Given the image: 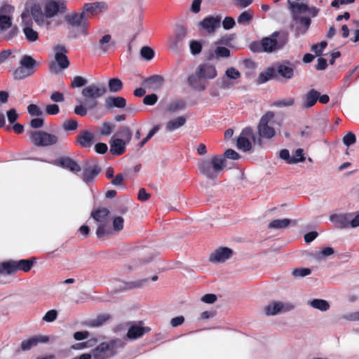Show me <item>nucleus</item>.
Segmentation results:
<instances>
[{"mask_svg":"<svg viewBox=\"0 0 359 359\" xmlns=\"http://www.w3.org/2000/svg\"><path fill=\"white\" fill-rule=\"evenodd\" d=\"M65 8L64 2L45 0L42 6L38 3H34L27 9L39 26L48 27L52 22L51 18L63 13Z\"/></svg>","mask_w":359,"mask_h":359,"instance_id":"1","label":"nucleus"},{"mask_svg":"<svg viewBox=\"0 0 359 359\" xmlns=\"http://www.w3.org/2000/svg\"><path fill=\"white\" fill-rule=\"evenodd\" d=\"M290 8L299 25L296 28L297 34H304L310 26V17L315 16L317 10L309 8L303 0H288Z\"/></svg>","mask_w":359,"mask_h":359,"instance_id":"2","label":"nucleus"},{"mask_svg":"<svg viewBox=\"0 0 359 359\" xmlns=\"http://www.w3.org/2000/svg\"><path fill=\"white\" fill-rule=\"evenodd\" d=\"M217 75L215 65L210 63L199 65L194 74L190 75L187 81L191 88L197 91H203L208 86V81L214 79Z\"/></svg>","mask_w":359,"mask_h":359,"instance_id":"3","label":"nucleus"},{"mask_svg":"<svg viewBox=\"0 0 359 359\" xmlns=\"http://www.w3.org/2000/svg\"><path fill=\"white\" fill-rule=\"evenodd\" d=\"M287 34L285 32H275L259 42L250 44V49L254 52L272 53L282 48L287 42Z\"/></svg>","mask_w":359,"mask_h":359,"instance_id":"4","label":"nucleus"},{"mask_svg":"<svg viewBox=\"0 0 359 359\" xmlns=\"http://www.w3.org/2000/svg\"><path fill=\"white\" fill-rule=\"evenodd\" d=\"M226 167V161L222 156L215 155L208 159L201 160L198 163V170L201 174L209 180L218 177Z\"/></svg>","mask_w":359,"mask_h":359,"instance_id":"5","label":"nucleus"},{"mask_svg":"<svg viewBox=\"0 0 359 359\" xmlns=\"http://www.w3.org/2000/svg\"><path fill=\"white\" fill-rule=\"evenodd\" d=\"M123 346L124 343L120 339L102 343L92 351L93 359H108L116 353L118 348Z\"/></svg>","mask_w":359,"mask_h":359,"instance_id":"6","label":"nucleus"},{"mask_svg":"<svg viewBox=\"0 0 359 359\" xmlns=\"http://www.w3.org/2000/svg\"><path fill=\"white\" fill-rule=\"evenodd\" d=\"M106 88L103 85L91 84L85 87L81 92L85 98V103L89 109H94L97 106V99L106 93Z\"/></svg>","mask_w":359,"mask_h":359,"instance_id":"7","label":"nucleus"},{"mask_svg":"<svg viewBox=\"0 0 359 359\" xmlns=\"http://www.w3.org/2000/svg\"><path fill=\"white\" fill-rule=\"evenodd\" d=\"M31 142L36 147H50L58 143L60 138L57 135L51 134L46 131L29 130L27 131Z\"/></svg>","mask_w":359,"mask_h":359,"instance_id":"8","label":"nucleus"},{"mask_svg":"<svg viewBox=\"0 0 359 359\" xmlns=\"http://www.w3.org/2000/svg\"><path fill=\"white\" fill-rule=\"evenodd\" d=\"M67 23L74 27L78 28L79 35H88L89 22L88 16H86L83 11L81 13L72 12L65 15Z\"/></svg>","mask_w":359,"mask_h":359,"instance_id":"9","label":"nucleus"},{"mask_svg":"<svg viewBox=\"0 0 359 359\" xmlns=\"http://www.w3.org/2000/svg\"><path fill=\"white\" fill-rule=\"evenodd\" d=\"M274 118V113L267 111L264 114L257 126L259 136L263 139L271 140L276 135V130L271 126Z\"/></svg>","mask_w":359,"mask_h":359,"instance_id":"10","label":"nucleus"},{"mask_svg":"<svg viewBox=\"0 0 359 359\" xmlns=\"http://www.w3.org/2000/svg\"><path fill=\"white\" fill-rule=\"evenodd\" d=\"M21 27L25 39L29 42H35L39 39V33L34 28L33 18L28 9L21 14Z\"/></svg>","mask_w":359,"mask_h":359,"instance_id":"11","label":"nucleus"},{"mask_svg":"<svg viewBox=\"0 0 359 359\" xmlns=\"http://www.w3.org/2000/svg\"><path fill=\"white\" fill-rule=\"evenodd\" d=\"M55 61L50 65V71L54 74H58L61 70L67 69L69 62L66 56L67 50L62 46H57L54 48Z\"/></svg>","mask_w":359,"mask_h":359,"instance_id":"12","label":"nucleus"},{"mask_svg":"<svg viewBox=\"0 0 359 359\" xmlns=\"http://www.w3.org/2000/svg\"><path fill=\"white\" fill-rule=\"evenodd\" d=\"M20 64V67L14 72L15 79H23L34 74L36 61L31 56L25 55L22 57Z\"/></svg>","mask_w":359,"mask_h":359,"instance_id":"13","label":"nucleus"},{"mask_svg":"<svg viewBox=\"0 0 359 359\" xmlns=\"http://www.w3.org/2000/svg\"><path fill=\"white\" fill-rule=\"evenodd\" d=\"M334 223L338 224L341 228L351 226L353 228L359 226V213L351 212L344 215H334L330 217Z\"/></svg>","mask_w":359,"mask_h":359,"instance_id":"14","label":"nucleus"},{"mask_svg":"<svg viewBox=\"0 0 359 359\" xmlns=\"http://www.w3.org/2000/svg\"><path fill=\"white\" fill-rule=\"evenodd\" d=\"M294 308V305L290 302L273 301L264 307V312L266 316H272L281 313L290 311Z\"/></svg>","mask_w":359,"mask_h":359,"instance_id":"15","label":"nucleus"},{"mask_svg":"<svg viewBox=\"0 0 359 359\" xmlns=\"http://www.w3.org/2000/svg\"><path fill=\"white\" fill-rule=\"evenodd\" d=\"M255 142L253 130L250 128L243 129L237 138V147L243 151H248L252 149V143Z\"/></svg>","mask_w":359,"mask_h":359,"instance_id":"16","label":"nucleus"},{"mask_svg":"<svg viewBox=\"0 0 359 359\" xmlns=\"http://www.w3.org/2000/svg\"><path fill=\"white\" fill-rule=\"evenodd\" d=\"M14 11V7L9 4H4L0 7L1 30H6L11 27Z\"/></svg>","mask_w":359,"mask_h":359,"instance_id":"17","label":"nucleus"},{"mask_svg":"<svg viewBox=\"0 0 359 359\" xmlns=\"http://www.w3.org/2000/svg\"><path fill=\"white\" fill-rule=\"evenodd\" d=\"M221 15L208 16L199 22V25L208 34L214 33L220 27Z\"/></svg>","mask_w":359,"mask_h":359,"instance_id":"18","label":"nucleus"},{"mask_svg":"<svg viewBox=\"0 0 359 359\" xmlns=\"http://www.w3.org/2000/svg\"><path fill=\"white\" fill-rule=\"evenodd\" d=\"M233 255V251L226 247L219 248L215 250L209 257L210 262L212 263H222L229 259Z\"/></svg>","mask_w":359,"mask_h":359,"instance_id":"19","label":"nucleus"},{"mask_svg":"<svg viewBox=\"0 0 359 359\" xmlns=\"http://www.w3.org/2000/svg\"><path fill=\"white\" fill-rule=\"evenodd\" d=\"M106 9V6L102 2L86 4L83 8V12L88 16V19L95 16Z\"/></svg>","mask_w":359,"mask_h":359,"instance_id":"20","label":"nucleus"},{"mask_svg":"<svg viewBox=\"0 0 359 359\" xmlns=\"http://www.w3.org/2000/svg\"><path fill=\"white\" fill-rule=\"evenodd\" d=\"M48 341L49 337L48 336L36 335L22 341L21 343V348L22 351H28L37 346L39 344H45Z\"/></svg>","mask_w":359,"mask_h":359,"instance_id":"21","label":"nucleus"},{"mask_svg":"<svg viewBox=\"0 0 359 359\" xmlns=\"http://www.w3.org/2000/svg\"><path fill=\"white\" fill-rule=\"evenodd\" d=\"M149 329L142 326V323H134L130 326L127 332V338L131 340L137 339L148 332Z\"/></svg>","mask_w":359,"mask_h":359,"instance_id":"22","label":"nucleus"},{"mask_svg":"<svg viewBox=\"0 0 359 359\" xmlns=\"http://www.w3.org/2000/svg\"><path fill=\"white\" fill-rule=\"evenodd\" d=\"M76 140L81 147L90 148L95 141V135L90 130H83L77 136Z\"/></svg>","mask_w":359,"mask_h":359,"instance_id":"23","label":"nucleus"},{"mask_svg":"<svg viewBox=\"0 0 359 359\" xmlns=\"http://www.w3.org/2000/svg\"><path fill=\"white\" fill-rule=\"evenodd\" d=\"M126 143L123 140L114 135L110 141V151L114 155H121L126 150Z\"/></svg>","mask_w":359,"mask_h":359,"instance_id":"24","label":"nucleus"},{"mask_svg":"<svg viewBox=\"0 0 359 359\" xmlns=\"http://www.w3.org/2000/svg\"><path fill=\"white\" fill-rule=\"evenodd\" d=\"M185 116H179L170 119L165 123V128L167 132H173L184 126L187 122Z\"/></svg>","mask_w":359,"mask_h":359,"instance_id":"25","label":"nucleus"},{"mask_svg":"<svg viewBox=\"0 0 359 359\" xmlns=\"http://www.w3.org/2000/svg\"><path fill=\"white\" fill-rule=\"evenodd\" d=\"M319 97V93L315 90H311L304 96L302 102V107L307 109L313 106Z\"/></svg>","mask_w":359,"mask_h":359,"instance_id":"26","label":"nucleus"},{"mask_svg":"<svg viewBox=\"0 0 359 359\" xmlns=\"http://www.w3.org/2000/svg\"><path fill=\"white\" fill-rule=\"evenodd\" d=\"M55 163L60 165L62 168L69 169L72 172H79L81 170L79 165L72 158L69 157L61 158Z\"/></svg>","mask_w":359,"mask_h":359,"instance_id":"27","label":"nucleus"},{"mask_svg":"<svg viewBox=\"0 0 359 359\" xmlns=\"http://www.w3.org/2000/svg\"><path fill=\"white\" fill-rule=\"evenodd\" d=\"M109 211L107 208H100L93 211L91 217L99 223V224H104L109 222Z\"/></svg>","mask_w":359,"mask_h":359,"instance_id":"28","label":"nucleus"},{"mask_svg":"<svg viewBox=\"0 0 359 359\" xmlns=\"http://www.w3.org/2000/svg\"><path fill=\"white\" fill-rule=\"evenodd\" d=\"M254 18V11L248 9L242 12L237 18V22L239 25H249Z\"/></svg>","mask_w":359,"mask_h":359,"instance_id":"29","label":"nucleus"},{"mask_svg":"<svg viewBox=\"0 0 359 359\" xmlns=\"http://www.w3.org/2000/svg\"><path fill=\"white\" fill-rule=\"evenodd\" d=\"M100 172L97 165L86 168L83 172V180L86 183L90 182Z\"/></svg>","mask_w":359,"mask_h":359,"instance_id":"30","label":"nucleus"},{"mask_svg":"<svg viewBox=\"0 0 359 359\" xmlns=\"http://www.w3.org/2000/svg\"><path fill=\"white\" fill-rule=\"evenodd\" d=\"M106 105L109 108H123L126 105V100L122 97H109L106 100Z\"/></svg>","mask_w":359,"mask_h":359,"instance_id":"31","label":"nucleus"},{"mask_svg":"<svg viewBox=\"0 0 359 359\" xmlns=\"http://www.w3.org/2000/svg\"><path fill=\"white\" fill-rule=\"evenodd\" d=\"M16 261H8L0 264V273L13 274L17 272Z\"/></svg>","mask_w":359,"mask_h":359,"instance_id":"32","label":"nucleus"},{"mask_svg":"<svg viewBox=\"0 0 359 359\" xmlns=\"http://www.w3.org/2000/svg\"><path fill=\"white\" fill-rule=\"evenodd\" d=\"M114 46L111 41V36L109 34L104 35L98 41V48L106 53Z\"/></svg>","mask_w":359,"mask_h":359,"instance_id":"33","label":"nucleus"},{"mask_svg":"<svg viewBox=\"0 0 359 359\" xmlns=\"http://www.w3.org/2000/svg\"><path fill=\"white\" fill-rule=\"evenodd\" d=\"M309 305L313 308L320 310V311H325L330 309L329 303L321 299H314L309 302Z\"/></svg>","mask_w":359,"mask_h":359,"instance_id":"34","label":"nucleus"},{"mask_svg":"<svg viewBox=\"0 0 359 359\" xmlns=\"http://www.w3.org/2000/svg\"><path fill=\"white\" fill-rule=\"evenodd\" d=\"M113 230L111 229V226L109 225V222H107L104 224H101L98 225L96 235L97 236L100 238L104 236H109L112 234Z\"/></svg>","mask_w":359,"mask_h":359,"instance_id":"35","label":"nucleus"},{"mask_svg":"<svg viewBox=\"0 0 359 359\" xmlns=\"http://www.w3.org/2000/svg\"><path fill=\"white\" fill-rule=\"evenodd\" d=\"M184 108V102L182 100H175L170 102L166 107L165 111L170 114L175 113Z\"/></svg>","mask_w":359,"mask_h":359,"instance_id":"36","label":"nucleus"},{"mask_svg":"<svg viewBox=\"0 0 359 359\" xmlns=\"http://www.w3.org/2000/svg\"><path fill=\"white\" fill-rule=\"evenodd\" d=\"M291 223L292 221L286 218L274 219L269 224V228L283 229L287 227Z\"/></svg>","mask_w":359,"mask_h":359,"instance_id":"37","label":"nucleus"},{"mask_svg":"<svg viewBox=\"0 0 359 359\" xmlns=\"http://www.w3.org/2000/svg\"><path fill=\"white\" fill-rule=\"evenodd\" d=\"M278 72L283 77L290 79L294 75V69L290 65H280L278 68Z\"/></svg>","mask_w":359,"mask_h":359,"instance_id":"38","label":"nucleus"},{"mask_svg":"<svg viewBox=\"0 0 359 359\" xmlns=\"http://www.w3.org/2000/svg\"><path fill=\"white\" fill-rule=\"evenodd\" d=\"M33 264L34 262L31 259H21L18 262L16 261L17 271L20 270L27 272L31 269Z\"/></svg>","mask_w":359,"mask_h":359,"instance_id":"39","label":"nucleus"},{"mask_svg":"<svg viewBox=\"0 0 359 359\" xmlns=\"http://www.w3.org/2000/svg\"><path fill=\"white\" fill-rule=\"evenodd\" d=\"M115 135L123 140L126 143H128L132 137L131 131L128 127H122Z\"/></svg>","mask_w":359,"mask_h":359,"instance_id":"40","label":"nucleus"},{"mask_svg":"<svg viewBox=\"0 0 359 359\" xmlns=\"http://www.w3.org/2000/svg\"><path fill=\"white\" fill-rule=\"evenodd\" d=\"M123 88L122 81L117 78L111 79L109 81V89L111 92L116 93L120 91Z\"/></svg>","mask_w":359,"mask_h":359,"instance_id":"41","label":"nucleus"},{"mask_svg":"<svg viewBox=\"0 0 359 359\" xmlns=\"http://www.w3.org/2000/svg\"><path fill=\"white\" fill-rule=\"evenodd\" d=\"M274 76V70L273 69H268L265 72H262L258 77L257 83H264L269 81Z\"/></svg>","mask_w":359,"mask_h":359,"instance_id":"42","label":"nucleus"},{"mask_svg":"<svg viewBox=\"0 0 359 359\" xmlns=\"http://www.w3.org/2000/svg\"><path fill=\"white\" fill-rule=\"evenodd\" d=\"M202 43L200 41L191 40L189 42L190 52L193 55L200 54L202 50Z\"/></svg>","mask_w":359,"mask_h":359,"instance_id":"43","label":"nucleus"},{"mask_svg":"<svg viewBox=\"0 0 359 359\" xmlns=\"http://www.w3.org/2000/svg\"><path fill=\"white\" fill-rule=\"evenodd\" d=\"M305 158L304 156V151L302 149H297L291 157L290 164H296L299 162H303Z\"/></svg>","mask_w":359,"mask_h":359,"instance_id":"44","label":"nucleus"},{"mask_svg":"<svg viewBox=\"0 0 359 359\" xmlns=\"http://www.w3.org/2000/svg\"><path fill=\"white\" fill-rule=\"evenodd\" d=\"M114 129V126L107 122H104L102 126L99 128L98 131L100 135H110Z\"/></svg>","mask_w":359,"mask_h":359,"instance_id":"45","label":"nucleus"},{"mask_svg":"<svg viewBox=\"0 0 359 359\" xmlns=\"http://www.w3.org/2000/svg\"><path fill=\"white\" fill-rule=\"evenodd\" d=\"M214 53L216 57H228L230 56V50L223 46H217Z\"/></svg>","mask_w":359,"mask_h":359,"instance_id":"46","label":"nucleus"},{"mask_svg":"<svg viewBox=\"0 0 359 359\" xmlns=\"http://www.w3.org/2000/svg\"><path fill=\"white\" fill-rule=\"evenodd\" d=\"M226 77L231 80H236L241 78V74L238 70L234 67H229L225 72Z\"/></svg>","mask_w":359,"mask_h":359,"instance_id":"47","label":"nucleus"},{"mask_svg":"<svg viewBox=\"0 0 359 359\" xmlns=\"http://www.w3.org/2000/svg\"><path fill=\"white\" fill-rule=\"evenodd\" d=\"M141 56L147 60H151L154 56V51L148 46H144L140 50Z\"/></svg>","mask_w":359,"mask_h":359,"instance_id":"48","label":"nucleus"},{"mask_svg":"<svg viewBox=\"0 0 359 359\" xmlns=\"http://www.w3.org/2000/svg\"><path fill=\"white\" fill-rule=\"evenodd\" d=\"M334 253V250L330 247H326L318 252L316 254V257L317 259L320 260L324 257L332 255Z\"/></svg>","mask_w":359,"mask_h":359,"instance_id":"49","label":"nucleus"},{"mask_svg":"<svg viewBox=\"0 0 359 359\" xmlns=\"http://www.w3.org/2000/svg\"><path fill=\"white\" fill-rule=\"evenodd\" d=\"M27 111L31 116H39L43 114V111L36 104H31L27 107Z\"/></svg>","mask_w":359,"mask_h":359,"instance_id":"50","label":"nucleus"},{"mask_svg":"<svg viewBox=\"0 0 359 359\" xmlns=\"http://www.w3.org/2000/svg\"><path fill=\"white\" fill-rule=\"evenodd\" d=\"M85 104H80L76 105L74 108V113L81 116H84L87 114L88 110L90 109L88 105L84 102Z\"/></svg>","mask_w":359,"mask_h":359,"instance_id":"51","label":"nucleus"},{"mask_svg":"<svg viewBox=\"0 0 359 359\" xmlns=\"http://www.w3.org/2000/svg\"><path fill=\"white\" fill-rule=\"evenodd\" d=\"M356 142L355 135L352 132H348L343 138V142L347 147H349Z\"/></svg>","mask_w":359,"mask_h":359,"instance_id":"52","label":"nucleus"},{"mask_svg":"<svg viewBox=\"0 0 359 359\" xmlns=\"http://www.w3.org/2000/svg\"><path fill=\"white\" fill-rule=\"evenodd\" d=\"M62 127L67 131L74 130L78 127V123L74 119L67 120L62 123Z\"/></svg>","mask_w":359,"mask_h":359,"instance_id":"53","label":"nucleus"},{"mask_svg":"<svg viewBox=\"0 0 359 359\" xmlns=\"http://www.w3.org/2000/svg\"><path fill=\"white\" fill-rule=\"evenodd\" d=\"M87 83V81L82 76H75L72 82V88H80L85 86Z\"/></svg>","mask_w":359,"mask_h":359,"instance_id":"54","label":"nucleus"},{"mask_svg":"<svg viewBox=\"0 0 359 359\" xmlns=\"http://www.w3.org/2000/svg\"><path fill=\"white\" fill-rule=\"evenodd\" d=\"M311 271L308 268H300L293 270L292 275L294 277H304L311 274Z\"/></svg>","mask_w":359,"mask_h":359,"instance_id":"55","label":"nucleus"},{"mask_svg":"<svg viewBox=\"0 0 359 359\" xmlns=\"http://www.w3.org/2000/svg\"><path fill=\"white\" fill-rule=\"evenodd\" d=\"M235 25V20L232 17L227 16L222 21V27L226 30L232 29Z\"/></svg>","mask_w":359,"mask_h":359,"instance_id":"56","label":"nucleus"},{"mask_svg":"<svg viewBox=\"0 0 359 359\" xmlns=\"http://www.w3.org/2000/svg\"><path fill=\"white\" fill-rule=\"evenodd\" d=\"M124 220L121 217H116L113 221V230L120 231L123 228Z\"/></svg>","mask_w":359,"mask_h":359,"instance_id":"57","label":"nucleus"},{"mask_svg":"<svg viewBox=\"0 0 359 359\" xmlns=\"http://www.w3.org/2000/svg\"><path fill=\"white\" fill-rule=\"evenodd\" d=\"M160 129V126L158 125L155 126L148 133L147 137L140 142L139 145L140 147H143L149 140H150Z\"/></svg>","mask_w":359,"mask_h":359,"instance_id":"58","label":"nucleus"},{"mask_svg":"<svg viewBox=\"0 0 359 359\" xmlns=\"http://www.w3.org/2000/svg\"><path fill=\"white\" fill-rule=\"evenodd\" d=\"M158 100V97L156 94H150L146 95L143 99V103L146 105H154Z\"/></svg>","mask_w":359,"mask_h":359,"instance_id":"59","label":"nucleus"},{"mask_svg":"<svg viewBox=\"0 0 359 359\" xmlns=\"http://www.w3.org/2000/svg\"><path fill=\"white\" fill-rule=\"evenodd\" d=\"M60 111L58 105L55 104H49L46 106V112L48 115H55Z\"/></svg>","mask_w":359,"mask_h":359,"instance_id":"60","label":"nucleus"},{"mask_svg":"<svg viewBox=\"0 0 359 359\" xmlns=\"http://www.w3.org/2000/svg\"><path fill=\"white\" fill-rule=\"evenodd\" d=\"M57 313L55 310H50L43 317V320L46 322H53L57 318Z\"/></svg>","mask_w":359,"mask_h":359,"instance_id":"61","label":"nucleus"},{"mask_svg":"<svg viewBox=\"0 0 359 359\" xmlns=\"http://www.w3.org/2000/svg\"><path fill=\"white\" fill-rule=\"evenodd\" d=\"M294 102V100L293 98H288L285 100H282L276 102L273 105L278 107H290L292 106Z\"/></svg>","mask_w":359,"mask_h":359,"instance_id":"62","label":"nucleus"},{"mask_svg":"<svg viewBox=\"0 0 359 359\" xmlns=\"http://www.w3.org/2000/svg\"><path fill=\"white\" fill-rule=\"evenodd\" d=\"M326 46L327 43L325 41H322L320 43L313 45L311 50L317 55H320Z\"/></svg>","mask_w":359,"mask_h":359,"instance_id":"63","label":"nucleus"},{"mask_svg":"<svg viewBox=\"0 0 359 359\" xmlns=\"http://www.w3.org/2000/svg\"><path fill=\"white\" fill-rule=\"evenodd\" d=\"M224 158L237 160L240 158V155L236 151L229 149L224 154Z\"/></svg>","mask_w":359,"mask_h":359,"instance_id":"64","label":"nucleus"}]
</instances>
